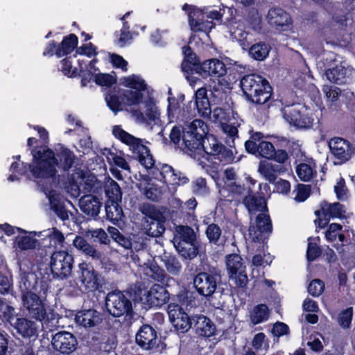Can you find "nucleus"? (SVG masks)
I'll return each instance as SVG.
<instances>
[{"instance_id": "1", "label": "nucleus", "mask_w": 355, "mask_h": 355, "mask_svg": "<svg viewBox=\"0 0 355 355\" xmlns=\"http://www.w3.org/2000/svg\"><path fill=\"white\" fill-rule=\"evenodd\" d=\"M207 125L202 119H194L185 125L182 134L183 150L195 153L202 149L223 164L232 163L234 159L232 150L220 142L215 135L207 134Z\"/></svg>"}, {"instance_id": "2", "label": "nucleus", "mask_w": 355, "mask_h": 355, "mask_svg": "<svg viewBox=\"0 0 355 355\" xmlns=\"http://www.w3.org/2000/svg\"><path fill=\"white\" fill-rule=\"evenodd\" d=\"M33 156L32 164L24 162H14L10 166L11 174L8 180L14 182L19 180V176L28 175L30 173L34 178L46 179L53 178L56 174L55 166L58 160L55 158V153L47 146H35L31 150Z\"/></svg>"}, {"instance_id": "3", "label": "nucleus", "mask_w": 355, "mask_h": 355, "mask_svg": "<svg viewBox=\"0 0 355 355\" xmlns=\"http://www.w3.org/2000/svg\"><path fill=\"white\" fill-rule=\"evenodd\" d=\"M221 283V271L216 267L196 270L193 279V287L197 293L205 297L211 306L224 311V302L217 300L214 295Z\"/></svg>"}, {"instance_id": "4", "label": "nucleus", "mask_w": 355, "mask_h": 355, "mask_svg": "<svg viewBox=\"0 0 355 355\" xmlns=\"http://www.w3.org/2000/svg\"><path fill=\"white\" fill-rule=\"evenodd\" d=\"M240 87L245 99L257 105L267 103L272 94V88L268 80L256 73L244 76L240 81Z\"/></svg>"}, {"instance_id": "5", "label": "nucleus", "mask_w": 355, "mask_h": 355, "mask_svg": "<svg viewBox=\"0 0 355 355\" xmlns=\"http://www.w3.org/2000/svg\"><path fill=\"white\" fill-rule=\"evenodd\" d=\"M105 306L113 317L123 316L121 324L124 327H130L136 320L132 302L124 291L109 292L105 298Z\"/></svg>"}, {"instance_id": "6", "label": "nucleus", "mask_w": 355, "mask_h": 355, "mask_svg": "<svg viewBox=\"0 0 355 355\" xmlns=\"http://www.w3.org/2000/svg\"><path fill=\"white\" fill-rule=\"evenodd\" d=\"M285 121L297 130H309L319 122L312 110L300 103L286 105L281 109Z\"/></svg>"}, {"instance_id": "7", "label": "nucleus", "mask_w": 355, "mask_h": 355, "mask_svg": "<svg viewBox=\"0 0 355 355\" xmlns=\"http://www.w3.org/2000/svg\"><path fill=\"white\" fill-rule=\"evenodd\" d=\"M112 135L122 143L129 146L141 165L145 168L152 167L154 164V158L150 149L144 144V140L132 135L121 128L120 125H114Z\"/></svg>"}, {"instance_id": "8", "label": "nucleus", "mask_w": 355, "mask_h": 355, "mask_svg": "<svg viewBox=\"0 0 355 355\" xmlns=\"http://www.w3.org/2000/svg\"><path fill=\"white\" fill-rule=\"evenodd\" d=\"M47 292L28 294L21 297V304L28 315L40 322H49L53 320V310L46 302Z\"/></svg>"}, {"instance_id": "9", "label": "nucleus", "mask_w": 355, "mask_h": 355, "mask_svg": "<svg viewBox=\"0 0 355 355\" xmlns=\"http://www.w3.org/2000/svg\"><path fill=\"white\" fill-rule=\"evenodd\" d=\"M177 235L173 238V245L178 254L185 259H193L199 252L200 244L193 229L188 225L176 227Z\"/></svg>"}, {"instance_id": "10", "label": "nucleus", "mask_w": 355, "mask_h": 355, "mask_svg": "<svg viewBox=\"0 0 355 355\" xmlns=\"http://www.w3.org/2000/svg\"><path fill=\"white\" fill-rule=\"evenodd\" d=\"M4 316L2 322L8 323L23 338L37 336V325L35 322L17 313L13 306L9 308Z\"/></svg>"}, {"instance_id": "11", "label": "nucleus", "mask_w": 355, "mask_h": 355, "mask_svg": "<svg viewBox=\"0 0 355 355\" xmlns=\"http://www.w3.org/2000/svg\"><path fill=\"white\" fill-rule=\"evenodd\" d=\"M145 216L146 234L150 237H159L165 232L166 217L155 205L148 204L143 207Z\"/></svg>"}, {"instance_id": "12", "label": "nucleus", "mask_w": 355, "mask_h": 355, "mask_svg": "<svg viewBox=\"0 0 355 355\" xmlns=\"http://www.w3.org/2000/svg\"><path fill=\"white\" fill-rule=\"evenodd\" d=\"M74 259L66 250L53 252L51 257L50 268L54 278L63 280L69 277L73 267Z\"/></svg>"}, {"instance_id": "13", "label": "nucleus", "mask_w": 355, "mask_h": 355, "mask_svg": "<svg viewBox=\"0 0 355 355\" xmlns=\"http://www.w3.org/2000/svg\"><path fill=\"white\" fill-rule=\"evenodd\" d=\"M320 207V209L315 211L317 218L314 223L317 228H324L329 223L330 218L343 219L345 218V206L338 202L329 203L326 200H322Z\"/></svg>"}, {"instance_id": "14", "label": "nucleus", "mask_w": 355, "mask_h": 355, "mask_svg": "<svg viewBox=\"0 0 355 355\" xmlns=\"http://www.w3.org/2000/svg\"><path fill=\"white\" fill-rule=\"evenodd\" d=\"M272 223L269 214L259 213L254 220V223H250L248 228L249 236L252 242L265 243L272 232Z\"/></svg>"}, {"instance_id": "15", "label": "nucleus", "mask_w": 355, "mask_h": 355, "mask_svg": "<svg viewBox=\"0 0 355 355\" xmlns=\"http://www.w3.org/2000/svg\"><path fill=\"white\" fill-rule=\"evenodd\" d=\"M263 137L261 132L250 131V139L245 142V150L250 154L270 159L275 155V148L271 142L263 140Z\"/></svg>"}, {"instance_id": "16", "label": "nucleus", "mask_w": 355, "mask_h": 355, "mask_svg": "<svg viewBox=\"0 0 355 355\" xmlns=\"http://www.w3.org/2000/svg\"><path fill=\"white\" fill-rule=\"evenodd\" d=\"M78 279L85 293H91L102 287L101 275L90 263L83 261L78 264Z\"/></svg>"}, {"instance_id": "17", "label": "nucleus", "mask_w": 355, "mask_h": 355, "mask_svg": "<svg viewBox=\"0 0 355 355\" xmlns=\"http://www.w3.org/2000/svg\"><path fill=\"white\" fill-rule=\"evenodd\" d=\"M167 312L170 322L178 334H185L191 329L193 316L190 317L181 305L170 303Z\"/></svg>"}, {"instance_id": "18", "label": "nucleus", "mask_w": 355, "mask_h": 355, "mask_svg": "<svg viewBox=\"0 0 355 355\" xmlns=\"http://www.w3.org/2000/svg\"><path fill=\"white\" fill-rule=\"evenodd\" d=\"M19 287L21 297L28 294L48 291L49 284L46 280L39 279L34 272H24L21 277Z\"/></svg>"}, {"instance_id": "19", "label": "nucleus", "mask_w": 355, "mask_h": 355, "mask_svg": "<svg viewBox=\"0 0 355 355\" xmlns=\"http://www.w3.org/2000/svg\"><path fill=\"white\" fill-rule=\"evenodd\" d=\"M51 345L55 351L62 355H71L77 349L78 343L73 334L61 331L53 335Z\"/></svg>"}, {"instance_id": "20", "label": "nucleus", "mask_w": 355, "mask_h": 355, "mask_svg": "<svg viewBox=\"0 0 355 355\" xmlns=\"http://www.w3.org/2000/svg\"><path fill=\"white\" fill-rule=\"evenodd\" d=\"M135 342L144 350H157L160 339L158 338L155 327L151 324H142L135 335Z\"/></svg>"}, {"instance_id": "21", "label": "nucleus", "mask_w": 355, "mask_h": 355, "mask_svg": "<svg viewBox=\"0 0 355 355\" xmlns=\"http://www.w3.org/2000/svg\"><path fill=\"white\" fill-rule=\"evenodd\" d=\"M182 10L188 15L189 24L192 31L206 33L212 28L213 22L207 20L203 21V12L195 6L184 3L182 6Z\"/></svg>"}, {"instance_id": "22", "label": "nucleus", "mask_w": 355, "mask_h": 355, "mask_svg": "<svg viewBox=\"0 0 355 355\" xmlns=\"http://www.w3.org/2000/svg\"><path fill=\"white\" fill-rule=\"evenodd\" d=\"M242 203L250 214H254L257 212L266 213L268 211L263 192L255 193L251 187H248L247 195L243 197Z\"/></svg>"}, {"instance_id": "23", "label": "nucleus", "mask_w": 355, "mask_h": 355, "mask_svg": "<svg viewBox=\"0 0 355 355\" xmlns=\"http://www.w3.org/2000/svg\"><path fill=\"white\" fill-rule=\"evenodd\" d=\"M150 170V173L154 179L166 184L175 185L180 180V175L175 171L174 168L167 164H155L152 167L147 168Z\"/></svg>"}, {"instance_id": "24", "label": "nucleus", "mask_w": 355, "mask_h": 355, "mask_svg": "<svg viewBox=\"0 0 355 355\" xmlns=\"http://www.w3.org/2000/svg\"><path fill=\"white\" fill-rule=\"evenodd\" d=\"M329 147L339 164L348 161L353 153L351 143L341 137H334L329 141Z\"/></svg>"}, {"instance_id": "25", "label": "nucleus", "mask_w": 355, "mask_h": 355, "mask_svg": "<svg viewBox=\"0 0 355 355\" xmlns=\"http://www.w3.org/2000/svg\"><path fill=\"white\" fill-rule=\"evenodd\" d=\"M74 320L77 324L87 329L98 326L105 320V317L97 310L89 309L78 311Z\"/></svg>"}, {"instance_id": "26", "label": "nucleus", "mask_w": 355, "mask_h": 355, "mask_svg": "<svg viewBox=\"0 0 355 355\" xmlns=\"http://www.w3.org/2000/svg\"><path fill=\"white\" fill-rule=\"evenodd\" d=\"M182 50L184 58L181 64V69L186 78L189 79L193 74H198V67L201 66L202 63L190 46L185 45Z\"/></svg>"}, {"instance_id": "27", "label": "nucleus", "mask_w": 355, "mask_h": 355, "mask_svg": "<svg viewBox=\"0 0 355 355\" xmlns=\"http://www.w3.org/2000/svg\"><path fill=\"white\" fill-rule=\"evenodd\" d=\"M227 68L225 63L217 58H212L204 61L202 65L198 67V74L202 78L209 76L220 78L227 73Z\"/></svg>"}, {"instance_id": "28", "label": "nucleus", "mask_w": 355, "mask_h": 355, "mask_svg": "<svg viewBox=\"0 0 355 355\" xmlns=\"http://www.w3.org/2000/svg\"><path fill=\"white\" fill-rule=\"evenodd\" d=\"M191 329L199 337L209 338L216 334V327L213 321L202 314L193 315Z\"/></svg>"}, {"instance_id": "29", "label": "nucleus", "mask_w": 355, "mask_h": 355, "mask_svg": "<svg viewBox=\"0 0 355 355\" xmlns=\"http://www.w3.org/2000/svg\"><path fill=\"white\" fill-rule=\"evenodd\" d=\"M169 299L170 294L166 287L158 284H155L150 287L145 297L146 302L150 307H160L166 304Z\"/></svg>"}, {"instance_id": "30", "label": "nucleus", "mask_w": 355, "mask_h": 355, "mask_svg": "<svg viewBox=\"0 0 355 355\" xmlns=\"http://www.w3.org/2000/svg\"><path fill=\"white\" fill-rule=\"evenodd\" d=\"M193 99L197 115L205 119H210L211 108L207 96V89L205 87L198 89L194 93Z\"/></svg>"}, {"instance_id": "31", "label": "nucleus", "mask_w": 355, "mask_h": 355, "mask_svg": "<svg viewBox=\"0 0 355 355\" xmlns=\"http://www.w3.org/2000/svg\"><path fill=\"white\" fill-rule=\"evenodd\" d=\"M353 72L352 68L345 67L340 64L327 69L325 76L331 83L341 85L351 82Z\"/></svg>"}, {"instance_id": "32", "label": "nucleus", "mask_w": 355, "mask_h": 355, "mask_svg": "<svg viewBox=\"0 0 355 355\" xmlns=\"http://www.w3.org/2000/svg\"><path fill=\"white\" fill-rule=\"evenodd\" d=\"M268 22L280 31L285 30L291 23V18L288 13L280 8H271L268 12Z\"/></svg>"}, {"instance_id": "33", "label": "nucleus", "mask_w": 355, "mask_h": 355, "mask_svg": "<svg viewBox=\"0 0 355 355\" xmlns=\"http://www.w3.org/2000/svg\"><path fill=\"white\" fill-rule=\"evenodd\" d=\"M80 210L89 218H96L100 212L102 202L93 195H85L80 200Z\"/></svg>"}, {"instance_id": "34", "label": "nucleus", "mask_w": 355, "mask_h": 355, "mask_svg": "<svg viewBox=\"0 0 355 355\" xmlns=\"http://www.w3.org/2000/svg\"><path fill=\"white\" fill-rule=\"evenodd\" d=\"M121 203V200H106L105 203L106 219L115 225H119V223L123 221L125 218Z\"/></svg>"}, {"instance_id": "35", "label": "nucleus", "mask_w": 355, "mask_h": 355, "mask_svg": "<svg viewBox=\"0 0 355 355\" xmlns=\"http://www.w3.org/2000/svg\"><path fill=\"white\" fill-rule=\"evenodd\" d=\"M144 113L137 110L134 112L135 116L148 125L157 124L159 120V112L155 102L150 98L146 102Z\"/></svg>"}, {"instance_id": "36", "label": "nucleus", "mask_w": 355, "mask_h": 355, "mask_svg": "<svg viewBox=\"0 0 355 355\" xmlns=\"http://www.w3.org/2000/svg\"><path fill=\"white\" fill-rule=\"evenodd\" d=\"M55 150L57 157H55V158L58 160V165H55V167L58 166L64 171H69L74 163L73 153L62 144H58V148Z\"/></svg>"}, {"instance_id": "37", "label": "nucleus", "mask_w": 355, "mask_h": 355, "mask_svg": "<svg viewBox=\"0 0 355 355\" xmlns=\"http://www.w3.org/2000/svg\"><path fill=\"white\" fill-rule=\"evenodd\" d=\"M78 44V37L73 34L64 36L62 42L58 44L56 51V57L61 58L72 53L77 48Z\"/></svg>"}, {"instance_id": "38", "label": "nucleus", "mask_w": 355, "mask_h": 355, "mask_svg": "<svg viewBox=\"0 0 355 355\" xmlns=\"http://www.w3.org/2000/svg\"><path fill=\"white\" fill-rule=\"evenodd\" d=\"M103 191L106 200H122V191L119 184L110 177L105 178Z\"/></svg>"}, {"instance_id": "39", "label": "nucleus", "mask_w": 355, "mask_h": 355, "mask_svg": "<svg viewBox=\"0 0 355 355\" xmlns=\"http://www.w3.org/2000/svg\"><path fill=\"white\" fill-rule=\"evenodd\" d=\"M143 91L127 89L121 92V100L124 106L137 105L142 102Z\"/></svg>"}, {"instance_id": "40", "label": "nucleus", "mask_w": 355, "mask_h": 355, "mask_svg": "<svg viewBox=\"0 0 355 355\" xmlns=\"http://www.w3.org/2000/svg\"><path fill=\"white\" fill-rule=\"evenodd\" d=\"M270 315V310L266 304H259L254 306L250 315V320L254 325L266 321Z\"/></svg>"}, {"instance_id": "41", "label": "nucleus", "mask_w": 355, "mask_h": 355, "mask_svg": "<svg viewBox=\"0 0 355 355\" xmlns=\"http://www.w3.org/2000/svg\"><path fill=\"white\" fill-rule=\"evenodd\" d=\"M308 241L309 243L307 245L306 257L307 261L309 262H311L322 255V250L319 245V243L320 241L319 236L309 237Z\"/></svg>"}, {"instance_id": "42", "label": "nucleus", "mask_w": 355, "mask_h": 355, "mask_svg": "<svg viewBox=\"0 0 355 355\" xmlns=\"http://www.w3.org/2000/svg\"><path fill=\"white\" fill-rule=\"evenodd\" d=\"M117 92L120 93V90L119 89ZM105 99L109 108L115 114L123 110L121 93L116 94L115 90L110 89L105 94Z\"/></svg>"}, {"instance_id": "43", "label": "nucleus", "mask_w": 355, "mask_h": 355, "mask_svg": "<svg viewBox=\"0 0 355 355\" xmlns=\"http://www.w3.org/2000/svg\"><path fill=\"white\" fill-rule=\"evenodd\" d=\"M149 270L150 272V277L155 281L162 283L165 286H168L169 282L173 279L169 277L165 272V270L159 267L156 262H153L149 266Z\"/></svg>"}, {"instance_id": "44", "label": "nucleus", "mask_w": 355, "mask_h": 355, "mask_svg": "<svg viewBox=\"0 0 355 355\" xmlns=\"http://www.w3.org/2000/svg\"><path fill=\"white\" fill-rule=\"evenodd\" d=\"M49 202L51 209L59 218L63 221L69 219L68 211L66 209L64 202L60 198L51 196Z\"/></svg>"}, {"instance_id": "45", "label": "nucleus", "mask_w": 355, "mask_h": 355, "mask_svg": "<svg viewBox=\"0 0 355 355\" xmlns=\"http://www.w3.org/2000/svg\"><path fill=\"white\" fill-rule=\"evenodd\" d=\"M163 261L166 270L174 276H179L182 271V264L175 255H165Z\"/></svg>"}, {"instance_id": "46", "label": "nucleus", "mask_w": 355, "mask_h": 355, "mask_svg": "<svg viewBox=\"0 0 355 355\" xmlns=\"http://www.w3.org/2000/svg\"><path fill=\"white\" fill-rule=\"evenodd\" d=\"M270 50L269 44L265 42H259L253 44L249 49V53L254 59L257 60H263L268 55Z\"/></svg>"}, {"instance_id": "47", "label": "nucleus", "mask_w": 355, "mask_h": 355, "mask_svg": "<svg viewBox=\"0 0 355 355\" xmlns=\"http://www.w3.org/2000/svg\"><path fill=\"white\" fill-rule=\"evenodd\" d=\"M123 84L125 87L135 90L145 92L147 89V84L143 79H139L137 76H131L123 78Z\"/></svg>"}, {"instance_id": "48", "label": "nucleus", "mask_w": 355, "mask_h": 355, "mask_svg": "<svg viewBox=\"0 0 355 355\" xmlns=\"http://www.w3.org/2000/svg\"><path fill=\"white\" fill-rule=\"evenodd\" d=\"M87 238L92 240L94 243L107 245L110 243V239L107 234L102 228L89 230L86 232Z\"/></svg>"}, {"instance_id": "49", "label": "nucleus", "mask_w": 355, "mask_h": 355, "mask_svg": "<svg viewBox=\"0 0 355 355\" xmlns=\"http://www.w3.org/2000/svg\"><path fill=\"white\" fill-rule=\"evenodd\" d=\"M206 236L211 244L217 245L222 234V230L218 225L211 223L205 230Z\"/></svg>"}, {"instance_id": "50", "label": "nucleus", "mask_w": 355, "mask_h": 355, "mask_svg": "<svg viewBox=\"0 0 355 355\" xmlns=\"http://www.w3.org/2000/svg\"><path fill=\"white\" fill-rule=\"evenodd\" d=\"M191 189L193 193L198 196H205L209 193V188L207 184V180L202 177L192 181Z\"/></svg>"}, {"instance_id": "51", "label": "nucleus", "mask_w": 355, "mask_h": 355, "mask_svg": "<svg viewBox=\"0 0 355 355\" xmlns=\"http://www.w3.org/2000/svg\"><path fill=\"white\" fill-rule=\"evenodd\" d=\"M17 246L21 250H33L36 248L37 240L29 236H17Z\"/></svg>"}, {"instance_id": "52", "label": "nucleus", "mask_w": 355, "mask_h": 355, "mask_svg": "<svg viewBox=\"0 0 355 355\" xmlns=\"http://www.w3.org/2000/svg\"><path fill=\"white\" fill-rule=\"evenodd\" d=\"M241 258L236 254H230L227 257L226 266L229 273L232 276L236 275L242 266Z\"/></svg>"}, {"instance_id": "53", "label": "nucleus", "mask_w": 355, "mask_h": 355, "mask_svg": "<svg viewBox=\"0 0 355 355\" xmlns=\"http://www.w3.org/2000/svg\"><path fill=\"white\" fill-rule=\"evenodd\" d=\"M296 173L303 182H309L313 178V168L308 164L301 163L296 167Z\"/></svg>"}, {"instance_id": "54", "label": "nucleus", "mask_w": 355, "mask_h": 355, "mask_svg": "<svg viewBox=\"0 0 355 355\" xmlns=\"http://www.w3.org/2000/svg\"><path fill=\"white\" fill-rule=\"evenodd\" d=\"M97 345L99 351L107 353L113 351L116 347L114 338L107 336H102Z\"/></svg>"}, {"instance_id": "55", "label": "nucleus", "mask_w": 355, "mask_h": 355, "mask_svg": "<svg viewBox=\"0 0 355 355\" xmlns=\"http://www.w3.org/2000/svg\"><path fill=\"white\" fill-rule=\"evenodd\" d=\"M128 298L135 302H143L146 296V292L141 287V286L135 285L126 291H124Z\"/></svg>"}, {"instance_id": "56", "label": "nucleus", "mask_w": 355, "mask_h": 355, "mask_svg": "<svg viewBox=\"0 0 355 355\" xmlns=\"http://www.w3.org/2000/svg\"><path fill=\"white\" fill-rule=\"evenodd\" d=\"M60 71L62 73L69 78H75L80 75L77 68L72 69V62L71 57H67L60 61Z\"/></svg>"}, {"instance_id": "57", "label": "nucleus", "mask_w": 355, "mask_h": 355, "mask_svg": "<svg viewBox=\"0 0 355 355\" xmlns=\"http://www.w3.org/2000/svg\"><path fill=\"white\" fill-rule=\"evenodd\" d=\"M353 317V308L348 307L339 313L338 316V322L341 327L343 329L349 328L352 323Z\"/></svg>"}, {"instance_id": "58", "label": "nucleus", "mask_w": 355, "mask_h": 355, "mask_svg": "<svg viewBox=\"0 0 355 355\" xmlns=\"http://www.w3.org/2000/svg\"><path fill=\"white\" fill-rule=\"evenodd\" d=\"M116 76L109 73H97L94 76V82L100 86L111 87L116 83Z\"/></svg>"}, {"instance_id": "59", "label": "nucleus", "mask_w": 355, "mask_h": 355, "mask_svg": "<svg viewBox=\"0 0 355 355\" xmlns=\"http://www.w3.org/2000/svg\"><path fill=\"white\" fill-rule=\"evenodd\" d=\"M50 241L53 243L55 248H58V250L67 251V248L64 246L66 243L65 237L60 230L53 229V232L50 236Z\"/></svg>"}, {"instance_id": "60", "label": "nucleus", "mask_w": 355, "mask_h": 355, "mask_svg": "<svg viewBox=\"0 0 355 355\" xmlns=\"http://www.w3.org/2000/svg\"><path fill=\"white\" fill-rule=\"evenodd\" d=\"M307 289L311 296L318 297L324 291V284L321 279H315L309 283Z\"/></svg>"}, {"instance_id": "61", "label": "nucleus", "mask_w": 355, "mask_h": 355, "mask_svg": "<svg viewBox=\"0 0 355 355\" xmlns=\"http://www.w3.org/2000/svg\"><path fill=\"white\" fill-rule=\"evenodd\" d=\"M86 187L89 191L96 194H101L103 190L104 182L98 180L97 178L93 175L87 180Z\"/></svg>"}, {"instance_id": "62", "label": "nucleus", "mask_w": 355, "mask_h": 355, "mask_svg": "<svg viewBox=\"0 0 355 355\" xmlns=\"http://www.w3.org/2000/svg\"><path fill=\"white\" fill-rule=\"evenodd\" d=\"M311 194V186L308 184H298L297 185V194L295 200L297 202H304Z\"/></svg>"}, {"instance_id": "63", "label": "nucleus", "mask_w": 355, "mask_h": 355, "mask_svg": "<svg viewBox=\"0 0 355 355\" xmlns=\"http://www.w3.org/2000/svg\"><path fill=\"white\" fill-rule=\"evenodd\" d=\"M96 46L92 42L83 44L77 48L76 53L81 55H86L88 58L96 56L98 54Z\"/></svg>"}, {"instance_id": "64", "label": "nucleus", "mask_w": 355, "mask_h": 355, "mask_svg": "<svg viewBox=\"0 0 355 355\" xmlns=\"http://www.w3.org/2000/svg\"><path fill=\"white\" fill-rule=\"evenodd\" d=\"M334 191L336 198L340 200H345L347 198V188L345 185L344 178H340L334 187Z\"/></svg>"}]
</instances>
